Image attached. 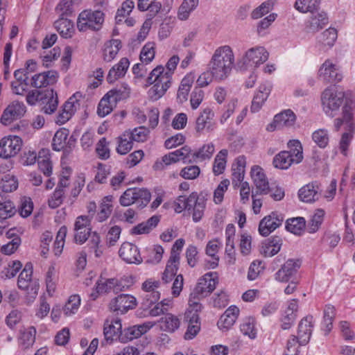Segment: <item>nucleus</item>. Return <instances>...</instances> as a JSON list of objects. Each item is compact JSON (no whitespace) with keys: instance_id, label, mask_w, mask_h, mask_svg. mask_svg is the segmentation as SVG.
Masks as SVG:
<instances>
[{"instance_id":"nucleus-47","label":"nucleus","mask_w":355,"mask_h":355,"mask_svg":"<svg viewBox=\"0 0 355 355\" xmlns=\"http://www.w3.org/2000/svg\"><path fill=\"white\" fill-rule=\"evenodd\" d=\"M272 163L275 168L279 169H287L292 164H295L293 159L291 158L290 154L284 151H281L276 155L273 159Z\"/></svg>"},{"instance_id":"nucleus-18","label":"nucleus","mask_w":355,"mask_h":355,"mask_svg":"<svg viewBox=\"0 0 355 355\" xmlns=\"http://www.w3.org/2000/svg\"><path fill=\"white\" fill-rule=\"evenodd\" d=\"M319 77L326 83H336L342 80L343 76L338 68L329 60H326L319 69Z\"/></svg>"},{"instance_id":"nucleus-31","label":"nucleus","mask_w":355,"mask_h":355,"mask_svg":"<svg viewBox=\"0 0 355 355\" xmlns=\"http://www.w3.org/2000/svg\"><path fill=\"white\" fill-rule=\"evenodd\" d=\"M214 113L211 109L207 107L200 112V115L196 119V130L198 132H201L205 129H211L212 125L211 121L213 120Z\"/></svg>"},{"instance_id":"nucleus-21","label":"nucleus","mask_w":355,"mask_h":355,"mask_svg":"<svg viewBox=\"0 0 355 355\" xmlns=\"http://www.w3.org/2000/svg\"><path fill=\"white\" fill-rule=\"evenodd\" d=\"M151 327L152 325L145 323L126 328L119 334V341L125 343L137 338L147 332Z\"/></svg>"},{"instance_id":"nucleus-36","label":"nucleus","mask_w":355,"mask_h":355,"mask_svg":"<svg viewBox=\"0 0 355 355\" xmlns=\"http://www.w3.org/2000/svg\"><path fill=\"white\" fill-rule=\"evenodd\" d=\"M287 145L289 150L284 151L290 154L291 158L296 164L300 163L303 159V148L301 142L297 139H292L288 142Z\"/></svg>"},{"instance_id":"nucleus-46","label":"nucleus","mask_w":355,"mask_h":355,"mask_svg":"<svg viewBox=\"0 0 355 355\" xmlns=\"http://www.w3.org/2000/svg\"><path fill=\"white\" fill-rule=\"evenodd\" d=\"M69 135V130L65 128L58 130L54 135L52 140V147L55 151L63 150L66 146V141Z\"/></svg>"},{"instance_id":"nucleus-14","label":"nucleus","mask_w":355,"mask_h":355,"mask_svg":"<svg viewBox=\"0 0 355 355\" xmlns=\"http://www.w3.org/2000/svg\"><path fill=\"white\" fill-rule=\"evenodd\" d=\"M109 306L112 311L123 314L137 306V300L132 295L121 294L112 299Z\"/></svg>"},{"instance_id":"nucleus-6","label":"nucleus","mask_w":355,"mask_h":355,"mask_svg":"<svg viewBox=\"0 0 355 355\" xmlns=\"http://www.w3.org/2000/svg\"><path fill=\"white\" fill-rule=\"evenodd\" d=\"M151 194L145 188H129L126 189L119 198V202L123 207H128L136 202L139 203V207L143 208L150 202Z\"/></svg>"},{"instance_id":"nucleus-44","label":"nucleus","mask_w":355,"mask_h":355,"mask_svg":"<svg viewBox=\"0 0 355 355\" xmlns=\"http://www.w3.org/2000/svg\"><path fill=\"white\" fill-rule=\"evenodd\" d=\"M22 266V263L19 260L10 261L1 270V278L7 279L15 277L18 272L21 269Z\"/></svg>"},{"instance_id":"nucleus-34","label":"nucleus","mask_w":355,"mask_h":355,"mask_svg":"<svg viewBox=\"0 0 355 355\" xmlns=\"http://www.w3.org/2000/svg\"><path fill=\"white\" fill-rule=\"evenodd\" d=\"M296 116L291 110H286L275 116V123L277 124L278 128L284 127H292L294 125Z\"/></svg>"},{"instance_id":"nucleus-37","label":"nucleus","mask_w":355,"mask_h":355,"mask_svg":"<svg viewBox=\"0 0 355 355\" xmlns=\"http://www.w3.org/2000/svg\"><path fill=\"white\" fill-rule=\"evenodd\" d=\"M137 8L140 11L148 10L150 18H154L161 10L162 4L156 0H138Z\"/></svg>"},{"instance_id":"nucleus-55","label":"nucleus","mask_w":355,"mask_h":355,"mask_svg":"<svg viewBox=\"0 0 355 355\" xmlns=\"http://www.w3.org/2000/svg\"><path fill=\"white\" fill-rule=\"evenodd\" d=\"M125 132L126 134L129 135L132 141H135L137 142H144L146 141L150 132L149 130L144 126L135 128L132 131L128 130Z\"/></svg>"},{"instance_id":"nucleus-45","label":"nucleus","mask_w":355,"mask_h":355,"mask_svg":"<svg viewBox=\"0 0 355 355\" xmlns=\"http://www.w3.org/2000/svg\"><path fill=\"white\" fill-rule=\"evenodd\" d=\"M305 228V220L302 217H297L286 220V229L296 235H300Z\"/></svg>"},{"instance_id":"nucleus-8","label":"nucleus","mask_w":355,"mask_h":355,"mask_svg":"<svg viewBox=\"0 0 355 355\" xmlns=\"http://www.w3.org/2000/svg\"><path fill=\"white\" fill-rule=\"evenodd\" d=\"M22 139L16 135L4 137L0 140V157L8 159L15 157L21 149Z\"/></svg>"},{"instance_id":"nucleus-32","label":"nucleus","mask_w":355,"mask_h":355,"mask_svg":"<svg viewBox=\"0 0 355 355\" xmlns=\"http://www.w3.org/2000/svg\"><path fill=\"white\" fill-rule=\"evenodd\" d=\"M193 81L194 77L191 74L187 75L182 78L177 93L178 103H183L187 101Z\"/></svg>"},{"instance_id":"nucleus-56","label":"nucleus","mask_w":355,"mask_h":355,"mask_svg":"<svg viewBox=\"0 0 355 355\" xmlns=\"http://www.w3.org/2000/svg\"><path fill=\"white\" fill-rule=\"evenodd\" d=\"M135 7V3L132 0L125 1L120 8L118 9L115 16L116 24L121 23L132 12Z\"/></svg>"},{"instance_id":"nucleus-12","label":"nucleus","mask_w":355,"mask_h":355,"mask_svg":"<svg viewBox=\"0 0 355 355\" xmlns=\"http://www.w3.org/2000/svg\"><path fill=\"white\" fill-rule=\"evenodd\" d=\"M216 274L208 272L199 279L196 287L191 294L202 298L210 294L216 287Z\"/></svg>"},{"instance_id":"nucleus-60","label":"nucleus","mask_w":355,"mask_h":355,"mask_svg":"<svg viewBox=\"0 0 355 355\" xmlns=\"http://www.w3.org/2000/svg\"><path fill=\"white\" fill-rule=\"evenodd\" d=\"M18 187L17 180L12 175H6L2 179L1 185V192H12L16 190Z\"/></svg>"},{"instance_id":"nucleus-3","label":"nucleus","mask_w":355,"mask_h":355,"mask_svg":"<svg viewBox=\"0 0 355 355\" xmlns=\"http://www.w3.org/2000/svg\"><path fill=\"white\" fill-rule=\"evenodd\" d=\"M33 266L31 262H27L17 279V286L24 291L27 300L32 302L36 298L40 289L39 280L33 277Z\"/></svg>"},{"instance_id":"nucleus-53","label":"nucleus","mask_w":355,"mask_h":355,"mask_svg":"<svg viewBox=\"0 0 355 355\" xmlns=\"http://www.w3.org/2000/svg\"><path fill=\"white\" fill-rule=\"evenodd\" d=\"M227 155V150L223 149L216 156L213 166V172L216 175H218L223 173L226 166Z\"/></svg>"},{"instance_id":"nucleus-13","label":"nucleus","mask_w":355,"mask_h":355,"mask_svg":"<svg viewBox=\"0 0 355 355\" xmlns=\"http://www.w3.org/2000/svg\"><path fill=\"white\" fill-rule=\"evenodd\" d=\"M300 266L299 259H288L275 274V280L284 283L289 282L296 275Z\"/></svg>"},{"instance_id":"nucleus-64","label":"nucleus","mask_w":355,"mask_h":355,"mask_svg":"<svg viewBox=\"0 0 355 355\" xmlns=\"http://www.w3.org/2000/svg\"><path fill=\"white\" fill-rule=\"evenodd\" d=\"M241 332L248 336L250 338L256 337V330L254 329V320L252 318H246L240 327Z\"/></svg>"},{"instance_id":"nucleus-39","label":"nucleus","mask_w":355,"mask_h":355,"mask_svg":"<svg viewBox=\"0 0 355 355\" xmlns=\"http://www.w3.org/2000/svg\"><path fill=\"white\" fill-rule=\"evenodd\" d=\"M44 153V150L42 148L39 151L38 156L35 151L28 150L25 152L21 158V164L24 166L33 165L35 163L36 160H38V165L41 170L44 174V171L42 169V165L44 164V159H40L42 157V155Z\"/></svg>"},{"instance_id":"nucleus-50","label":"nucleus","mask_w":355,"mask_h":355,"mask_svg":"<svg viewBox=\"0 0 355 355\" xmlns=\"http://www.w3.org/2000/svg\"><path fill=\"white\" fill-rule=\"evenodd\" d=\"M116 152L121 155L127 154L132 148V141L128 134L124 132L118 138Z\"/></svg>"},{"instance_id":"nucleus-2","label":"nucleus","mask_w":355,"mask_h":355,"mask_svg":"<svg viewBox=\"0 0 355 355\" xmlns=\"http://www.w3.org/2000/svg\"><path fill=\"white\" fill-rule=\"evenodd\" d=\"M343 125H345L346 132L342 135L340 141V149L341 153L345 155L348 146L353 137L355 128L353 108L347 103H345L343 107L342 117L337 118L334 120L336 131H338Z\"/></svg>"},{"instance_id":"nucleus-58","label":"nucleus","mask_w":355,"mask_h":355,"mask_svg":"<svg viewBox=\"0 0 355 355\" xmlns=\"http://www.w3.org/2000/svg\"><path fill=\"white\" fill-rule=\"evenodd\" d=\"M155 44L153 42H148L142 48L140 53V60L146 64L150 63L155 58Z\"/></svg>"},{"instance_id":"nucleus-26","label":"nucleus","mask_w":355,"mask_h":355,"mask_svg":"<svg viewBox=\"0 0 355 355\" xmlns=\"http://www.w3.org/2000/svg\"><path fill=\"white\" fill-rule=\"evenodd\" d=\"M282 245L280 237L272 236L262 243L261 252L266 257H271L279 252Z\"/></svg>"},{"instance_id":"nucleus-40","label":"nucleus","mask_w":355,"mask_h":355,"mask_svg":"<svg viewBox=\"0 0 355 355\" xmlns=\"http://www.w3.org/2000/svg\"><path fill=\"white\" fill-rule=\"evenodd\" d=\"M116 101H114L107 94H106L100 101L97 113L101 117H104L111 113L114 107L116 105Z\"/></svg>"},{"instance_id":"nucleus-63","label":"nucleus","mask_w":355,"mask_h":355,"mask_svg":"<svg viewBox=\"0 0 355 355\" xmlns=\"http://www.w3.org/2000/svg\"><path fill=\"white\" fill-rule=\"evenodd\" d=\"M179 263L180 262H172L171 261V259L168 261L162 276V280L165 283L170 282L176 275Z\"/></svg>"},{"instance_id":"nucleus-17","label":"nucleus","mask_w":355,"mask_h":355,"mask_svg":"<svg viewBox=\"0 0 355 355\" xmlns=\"http://www.w3.org/2000/svg\"><path fill=\"white\" fill-rule=\"evenodd\" d=\"M119 254L128 263L140 264L143 261L139 248L132 243H123L119 250Z\"/></svg>"},{"instance_id":"nucleus-38","label":"nucleus","mask_w":355,"mask_h":355,"mask_svg":"<svg viewBox=\"0 0 355 355\" xmlns=\"http://www.w3.org/2000/svg\"><path fill=\"white\" fill-rule=\"evenodd\" d=\"M118 286V279L114 278L106 279L104 281L99 280L96 282V289L98 293H108L113 291L119 293L121 288Z\"/></svg>"},{"instance_id":"nucleus-1","label":"nucleus","mask_w":355,"mask_h":355,"mask_svg":"<svg viewBox=\"0 0 355 355\" xmlns=\"http://www.w3.org/2000/svg\"><path fill=\"white\" fill-rule=\"evenodd\" d=\"M234 62L232 48L225 45L217 48L209 62V69L214 78L223 80L230 73Z\"/></svg>"},{"instance_id":"nucleus-51","label":"nucleus","mask_w":355,"mask_h":355,"mask_svg":"<svg viewBox=\"0 0 355 355\" xmlns=\"http://www.w3.org/2000/svg\"><path fill=\"white\" fill-rule=\"evenodd\" d=\"M58 105V94L53 89H46V114L53 113Z\"/></svg>"},{"instance_id":"nucleus-22","label":"nucleus","mask_w":355,"mask_h":355,"mask_svg":"<svg viewBox=\"0 0 355 355\" xmlns=\"http://www.w3.org/2000/svg\"><path fill=\"white\" fill-rule=\"evenodd\" d=\"M251 176L257 188V193L259 194H267L269 191V183L267 180L262 168L258 166L252 167Z\"/></svg>"},{"instance_id":"nucleus-33","label":"nucleus","mask_w":355,"mask_h":355,"mask_svg":"<svg viewBox=\"0 0 355 355\" xmlns=\"http://www.w3.org/2000/svg\"><path fill=\"white\" fill-rule=\"evenodd\" d=\"M328 24V17L324 12L312 13V15L307 22L306 28L309 32H317Z\"/></svg>"},{"instance_id":"nucleus-9","label":"nucleus","mask_w":355,"mask_h":355,"mask_svg":"<svg viewBox=\"0 0 355 355\" xmlns=\"http://www.w3.org/2000/svg\"><path fill=\"white\" fill-rule=\"evenodd\" d=\"M31 84L35 89L26 96L27 103L31 105H34L37 103L42 105L44 103V72L33 76Z\"/></svg>"},{"instance_id":"nucleus-24","label":"nucleus","mask_w":355,"mask_h":355,"mask_svg":"<svg viewBox=\"0 0 355 355\" xmlns=\"http://www.w3.org/2000/svg\"><path fill=\"white\" fill-rule=\"evenodd\" d=\"M130 62L127 58H122L120 61L114 65L109 71L107 81L113 83L120 78L123 77L129 67Z\"/></svg>"},{"instance_id":"nucleus-49","label":"nucleus","mask_w":355,"mask_h":355,"mask_svg":"<svg viewBox=\"0 0 355 355\" xmlns=\"http://www.w3.org/2000/svg\"><path fill=\"white\" fill-rule=\"evenodd\" d=\"M80 301L78 295H71L62 309L64 314L67 316L75 314L80 307Z\"/></svg>"},{"instance_id":"nucleus-62","label":"nucleus","mask_w":355,"mask_h":355,"mask_svg":"<svg viewBox=\"0 0 355 355\" xmlns=\"http://www.w3.org/2000/svg\"><path fill=\"white\" fill-rule=\"evenodd\" d=\"M312 139L320 148H325L329 143V135L327 130L324 129L315 130L312 135Z\"/></svg>"},{"instance_id":"nucleus-43","label":"nucleus","mask_w":355,"mask_h":355,"mask_svg":"<svg viewBox=\"0 0 355 355\" xmlns=\"http://www.w3.org/2000/svg\"><path fill=\"white\" fill-rule=\"evenodd\" d=\"M320 0H296L295 8L298 11L311 13L317 11L320 7Z\"/></svg>"},{"instance_id":"nucleus-27","label":"nucleus","mask_w":355,"mask_h":355,"mask_svg":"<svg viewBox=\"0 0 355 355\" xmlns=\"http://www.w3.org/2000/svg\"><path fill=\"white\" fill-rule=\"evenodd\" d=\"M319 188L313 183L306 184L298 191V196L301 201L311 203L320 198Z\"/></svg>"},{"instance_id":"nucleus-7","label":"nucleus","mask_w":355,"mask_h":355,"mask_svg":"<svg viewBox=\"0 0 355 355\" xmlns=\"http://www.w3.org/2000/svg\"><path fill=\"white\" fill-rule=\"evenodd\" d=\"M191 153V148L189 146H185L180 149L176 150L163 156L161 161H157L155 163L153 168L155 170H162L164 168V165L168 166L172 163H176L180 160H182L184 163H191L192 160L189 159Z\"/></svg>"},{"instance_id":"nucleus-4","label":"nucleus","mask_w":355,"mask_h":355,"mask_svg":"<svg viewBox=\"0 0 355 355\" xmlns=\"http://www.w3.org/2000/svg\"><path fill=\"white\" fill-rule=\"evenodd\" d=\"M345 94L334 87L326 88L321 95V101L325 114L331 117L337 114L343 105Z\"/></svg>"},{"instance_id":"nucleus-57","label":"nucleus","mask_w":355,"mask_h":355,"mask_svg":"<svg viewBox=\"0 0 355 355\" xmlns=\"http://www.w3.org/2000/svg\"><path fill=\"white\" fill-rule=\"evenodd\" d=\"M168 80H171V72L164 71V68L162 66H157L150 73V76L148 77L147 83L149 85H152L154 82H159V80H162V77H168Z\"/></svg>"},{"instance_id":"nucleus-11","label":"nucleus","mask_w":355,"mask_h":355,"mask_svg":"<svg viewBox=\"0 0 355 355\" xmlns=\"http://www.w3.org/2000/svg\"><path fill=\"white\" fill-rule=\"evenodd\" d=\"M26 112V107L24 103L18 101H12L4 110L1 117V123L4 125H8L14 121L21 118Z\"/></svg>"},{"instance_id":"nucleus-61","label":"nucleus","mask_w":355,"mask_h":355,"mask_svg":"<svg viewBox=\"0 0 355 355\" xmlns=\"http://www.w3.org/2000/svg\"><path fill=\"white\" fill-rule=\"evenodd\" d=\"M274 1L267 0L263 2L259 7L255 8L251 13L252 19H259L268 13L272 8Z\"/></svg>"},{"instance_id":"nucleus-23","label":"nucleus","mask_w":355,"mask_h":355,"mask_svg":"<svg viewBox=\"0 0 355 355\" xmlns=\"http://www.w3.org/2000/svg\"><path fill=\"white\" fill-rule=\"evenodd\" d=\"M184 319L188 322V327L184 338L186 340H191L197 336L200 330L199 315L191 311H186Z\"/></svg>"},{"instance_id":"nucleus-28","label":"nucleus","mask_w":355,"mask_h":355,"mask_svg":"<svg viewBox=\"0 0 355 355\" xmlns=\"http://www.w3.org/2000/svg\"><path fill=\"white\" fill-rule=\"evenodd\" d=\"M271 91L270 85L263 84L259 86L258 92L254 95L251 105L252 112H258L268 98Z\"/></svg>"},{"instance_id":"nucleus-5","label":"nucleus","mask_w":355,"mask_h":355,"mask_svg":"<svg viewBox=\"0 0 355 355\" xmlns=\"http://www.w3.org/2000/svg\"><path fill=\"white\" fill-rule=\"evenodd\" d=\"M104 21V13L100 10H85L79 14L77 27L80 31H98Z\"/></svg>"},{"instance_id":"nucleus-59","label":"nucleus","mask_w":355,"mask_h":355,"mask_svg":"<svg viewBox=\"0 0 355 355\" xmlns=\"http://www.w3.org/2000/svg\"><path fill=\"white\" fill-rule=\"evenodd\" d=\"M324 216V211L322 209L316 210L309 223L308 228L310 233H314L318 230L323 221Z\"/></svg>"},{"instance_id":"nucleus-10","label":"nucleus","mask_w":355,"mask_h":355,"mask_svg":"<svg viewBox=\"0 0 355 355\" xmlns=\"http://www.w3.org/2000/svg\"><path fill=\"white\" fill-rule=\"evenodd\" d=\"M74 240L76 243L83 244L89 238L92 232L90 216H79L74 223Z\"/></svg>"},{"instance_id":"nucleus-48","label":"nucleus","mask_w":355,"mask_h":355,"mask_svg":"<svg viewBox=\"0 0 355 355\" xmlns=\"http://www.w3.org/2000/svg\"><path fill=\"white\" fill-rule=\"evenodd\" d=\"M215 148L212 143L203 145L198 151L192 154V162L196 159L204 161L209 159L214 153Z\"/></svg>"},{"instance_id":"nucleus-16","label":"nucleus","mask_w":355,"mask_h":355,"mask_svg":"<svg viewBox=\"0 0 355 355\" xmlns=\"http://www.w3.org/2000/svg\"><path fill=\"white\" fill-rule=\"evenodd\" d=\"M283 220L284 218L282 215H279L277 212H272L259 222V234L263 236H268L282 224Z\"/></svg>"},{"instance_id":"nucleus-52","label":"nucleus","mask_w":355,"mask_h":355,"mask_svg":"<svg viewBox=\"0 0 355 355\" xmlns=\"http://www.w3.org/2000/svg\"><path fill=\"white\" fill-rule=\"evenodd\" d=\"M121 47V42L119 40H112L110 45L104 49V60L106 62L112 61L118 54Z\"/></svg>"},{"instance_id":"nucleus-41","label":"nucleus","mask_w":355,"mask_h":355,"mask_svg":"<svg viewBox=\"0 0 355 355\" xmlns=\"http://www.w3.org/2000/svg\"><path fill=\"white\" fill-rule=\"evenodd\" d=\"M199 0H184L178 12V17L180 20H187L198 6Z\"/></svg>"},{"instance_id":"nucleus-25","label":"nucleus","mask_w":355,"mask_h":355,"mask_svg":"<svg viewBox=\"0 0 355 355\" xmlns=\"http://www.w3.org/2000/svg\"><path fill=\"white\" fill-rule=\"evenodd\" d=\"M297 311L298 300L297 299H293L289 302L282 320V328L283 329H289L292 327L296 319Z\"/></svg>"},{"instance_id":"nucleus-54","label":"nucleus","mask_w":355,"mask_h":355,"mask_svg":"<svg viewBox=\"0 0 355 355\" xmlns=\"http://www.w3.org/2000/svg\"><path fill=\"white\" fill-rule=\"evenodd\" d=\"M337 39V31L334 28L325 30L318 36V42L323 46H332Z\"/></svg>"},{"instance_id":"nucleus-20","label":"nucleus","mask_w":355,"mask_h":355,"mask_svg":"<svg viewBox=\"0 0 355 355\" xmlns=\"http://www.w3.org/2000/svg\"><path fill=\"white\" fill-rule=\"evenodd\" d=\"M121 319L116 318L111 321L107 320L104 324L103 334L105 340L107 343H112L114 340H119V334L122 332Z\"/></svg>"},{"instance_id":"nucleus-29","label":"nucleus","mask_w":355,"mask_h":355,"mask_svg":"<svg viewBox=\"0 0 355 355\" xmlns=\"http://www.w3.org/2000/svg\"><path fill=\"white\" fill-rule=\"evenodd\" d=\"M54 26L60 35L64 38L72 37L74 32V24L67 17H60L54 22Z\"/></svg>"},{"instance_id":"nucleus-35","label":"nucleus","mask_w":355,"mask_h":355,"mask_svg":"<svg viewBox=\"0 0 355 355\" xmlns=\"http://www.w3.org/2000/svg\"><path fill=\"white\" fill-rule=\"evenodd\" d=\"M36 329L34 327H30L20 331L18 338L19 345L23 349H27L32 346L35 340Z\"/></svg>"},{"instance_id":"nucleus-42","label":"nucleus","mask_w":355,"mask_h":355,"mask_svg":"<svg viewBox=\"0 0 355 355\" xmlns=\"http://www.w3.org/2000/svg\"><path fill=\"white\" fill-rule=\"evenodd\" d=\"M130 88L123 83L119 87L110 90L107 94L117 103L119 101L127 99L130 94Z\"/></svg>"},{"instance_id":"nucleus-19","label":"nucleus","mask_w":355,"mask_h":355,"mask_svg":"<svg viewBox=\"0 0 355 355\" xmlns=\"http://www.w3.org/2000/svg\"><path fill=\"white\" fill-rule=\"evenodd\" d=\"M313 317L310 315L300 321L296 336L299 339L300 345H304L309 343L313 328Z\"/></svg>"},{"instance_id":"nucleus-15","label":"nucleus","mask_w":355,"mask_h":355,"mask_svg":"<svg viewBox=\"0 0 355 355\" xmlns=\"http://www.w3.org/2000/svg\"><path fill=\"white\" fill-rule=\"evenodd\" d=\"M269 53L263 46H256L248 50L243 58L244 65L258 66L268 59Z\"/></svg>"},{"instance_id":"nucleus-30","label":"nucleus","mask_w":355,"mask_h":355,"mask_svg":"<svg viewBox=\"0 0 355 355\" xmlns=\"http://www.w3.org/2000/svg\"><path fill=\"white\" fill-rule=\"evenodd\" d=\"M171 85V80L168 77H162L159 82H154V85L149 89L148 94L153 101H157L161 98Z\"/></svg>"}]
</instances>
